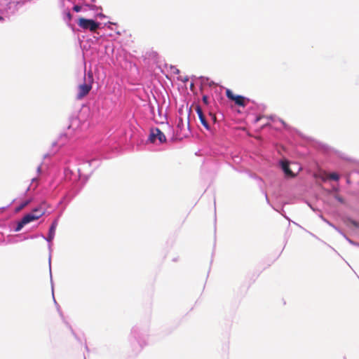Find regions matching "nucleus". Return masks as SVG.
Wrapping results in <instances>:
<instances>
[{"label":"nucleus","mask_w":359,"mask_h":359,"mask_svg":"<svg viewBox=\"0 0 359 359\" xmlns=\"http://www.w3.org/2000/svg\"><path fill=\"white\" fill-rule=\"evenodd\" d=\"M56 225H57L56 222H54L49 229L48 236L47 238L48 241H49V242H50L54 238L55 232V229H56Z\"/></svg>","instance_id":"nucleus-8"},{"label":"nucleus","mask_w":359,"mask_h":359,"mask_svg":"<svg viewBox=\"0 0 359 359\" xmlns=\"http://www.w3.org/2000/svg\"><path fill=\"white\" fill-rule=\"evenodd\" d=\"M260 119L259 117L257 118L256 121H258Z\"/></svg>","instance_id":"nucleus-15"},{"label":"nucleus","mask_w":359,"mask_h":359,"mask_svg":"<svg viewBox=\"0 0 359 359\" xmlns=\"http://www.w3.org/2000/svg\"><path fill=\"white\" fill-rule=\"evenodd\" d=\"M73 10L75 11V12H80L81 11V6H79V5H75L74 7H73Z\"/></svg>","instance_id":"nucleus-12"},{"label":"nucleus","mask_w":359,"mask_h":359,"mask_svg":"<svg viewBox=\"0 0 359 359\" xmlns=\"http://www.w3.org/2000/svg\"><path fill=\"white\" fill-rule=\"evenodd\" d=\"M68 17H69V19H71L72 15H71V14H70V13H68Z\"/></svg>","instance_id":"nucleus-13"},{"label":"nucleus","mask_w":359,"mask_h":359,"mask_svg":"<svg viewBox=\"0 0 359 359\" xmlns=\"http://www.w3.org/2000/svg\"><path fill=\"white\" fill-rule=\"evenodd\" d=\"M3 19H4V18H3V17H1V16L0 15V20H3Z\"/></svg>","instance_id":"nucleus-14"},{"label":"nucleus","mask_w":359,"mask_h":359,"mask_svg":"<svg viewBox=\"0 0 359 359\" xmlns=\"http://www.w3.org/2000/svg\"><path fill=\"white\" fill-rule=\"evenodd\" d=\"M156 138L158 140L160 143H163L166 141V137L163 133L157 128L151 129L149 135V140L151 142H154Z\"/></svg>","instance_id":"nucleus-5"},{"label":"nucleus","mask_w":359,"mask_h":359,"mask_svg":"<svg viewBox=\"0 0 359 359\" xmlns=\"http://www.w3.org/2000/svg\"><path fill=\"white\" fill-rule=\"evenodd\" d=\"M202 100H203V102L205 105H208L209 101H208V97L207 95H203V97H202Z\"/></svg>","instance_id":"nucleus-11"},{"label":"nucleus","mask_w":359,"mask_h":359,"mask_svg":"<svg viewBox=\"0 0 359 359\" xmlns=\"http://www.w3.org/2000/svg\"><path fill=\"white\" fill-rule=\"evenodd\" d=\"M196 111L198 116V118L201 121V124L206 128V129H209L210 128V126H209V124L203 113V110L201 109V107L199 106V105H196Z\"/></svg>","instance_id":"nucleus-6"},{"label":"nucleus","mask_w":359,"mask_h":359,"mask_svg":"<svg viewBox=\"0 0 359 359\" xmlns=\"http://www.w3.org/2000/svg\"><path fill=\"white\" fill-rule=\"evenodd\" d=\"M85 82L83 84H80L78 86V93L76 95V99L81 100L86 97L90 90L92 89V84L93 83V76L91 72H88L87 78L85 76Z\"/></svg>","instance_id":"nucleus-2"},{"label":"nucleus","mask_w":359,"mask_h":359,"mask_svg":"<svg viewBox=\"0 0 359 359\" xmlns=\"http://www.w3.org/2000/svg\"><path fill=\"white\" fill-rule=\"evenodd\" d=\"M46 212V210L43 205H40L39 207L32 210V212L25 215L22 219L18 223L15 228V231H18L27 224L35 221L43 216Z\"/></svg>","instance_id":"nucleus-1"},{"label":"nucleus","mask_w":359,"mask_h":359,"mask_svg":"<svg viewBox=\"0 0 359 359\" xmlns=\"http://www.w3.org/2000/svg\"><path fill=\"white\" fill-rule=\"evenodd\" d=\"M30 202V200H27L22 202L18 207L16 208V212H19L22 210L24 208H25Z\"/></svg>","instance_id":"nucleus-9"},{"label":"nucleus","mask_w":359,"mask_h":359,"mask_svg":"<svg viewBox=\"0 0 359 359\" xmlns=\"http://www.w3.org/2000/svg\"><path fill=\"white\" fill-rule=\"evenodd\" d=\"M328 178L332 180L337 181L339 179V176L337 173L332 172V173L329 174Z\"/></svg>","instance_id":"nucleus-10"},{"label":"nucleus","mask_w":359,"mask_h":359,"mask_svg":"<svg viewBox=\"0 0 359 359\" xmlns=\"http://www.w3.org/2000/svg\"><path fill=\"white\" fill-rule=\"evenodd\" d=\"M281 168L284 171L285 174L289 177H294V175L290 168L289 163L287 161H281Z\"/></svg>","instance_id":"nucleus-7"},{"label":"nucleus","mask_w":359,"mask_h":359,"mask_svg":"<svg viewBox=\"0 0 359 359\" xmlns=\"http://www.w3.org/2000/svg\"><path fill=\"white\" fill-rule=\"evenodd\" d=\"M226 95L231 101H233L235 104L240 107H245L247 102L248 101L245 97L242 95H235L230 89H226Z\"/></svg>","instance_id":"nucleus-4"},{"label":"nucleus","mask_w":359,"mask_h":359,"mask_svg":"<svg viewBox=\"0 0 359 359\" xmlns=\"http://www.w3.org/2000/svg\"><path fill=\"white\" fill-rule=\"evenodd\" d=\"M78 25L83 29L94 32L99 28L100 23L93 20L80 18L78 20Z\"/></svg>","instance_id":"nucleus-3"}]
</instances>
